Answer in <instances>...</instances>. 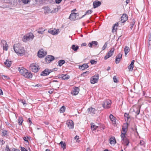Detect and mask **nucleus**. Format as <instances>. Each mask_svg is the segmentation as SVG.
I'll use <instances>...</instances> for the list:
<instances>
[{"mask_svg":"<svg viewBox=\"0 0 151 151\" xmlns=\"http://www.w3.org/2000/svg\"><path fill=\"white\" fill-rule=\"evenodd\" d=\"M20 73L24 78H31L32 77V74L23 67L18 68Z\"/></svg>","mask_w":151,"mask_h":151,"instance_id":"f257e3e1","label":"nucleus"},{"mask_svg":"<svg viewBox=\"0 0 151 151\" xmlns=\"http://www.w3.org/2000/svg\"><path fill=\"white\" fill-rule=\"evenodd\" d=\"M14 51L18 55H24L25 51L24 47L20 44H15L13 46Z\"/></svg>","mask_w":151,"mask_h":151,"instance_id":"f03ea898","label":"nucleus"},{"mask_svg":"<svg viewBox=\"0 0 151 151\" xmlns=\"http://www.w3.org/2000/svg\"><path fill=\"white\" fill-rule=\"evenodd\" d=\"M58 68H54L52 69H45L43 71L41 72L40 76H46L48 75L51 73L57 71Z\"/></svg>","mask_w":151,"mask_h":151,"instance_id":"7ed1b4c3","label":"nucleus"},{"mask_svg":"<svg viewBox=\"0 0 151 151\" xmlns=\"http://www.w3.org/2000/svg\"><path fill=\"white\" fill-rule=\"evenodd\" d=\"M34 37V36L32 33H29L24 36L22 40L23 42H26L27 41H32Z\"/></svg>","mask_w":151,"mask_h":151,"instance_id":"20e7f679","label":"nucleus"},{"mask_svg":"<svg viewBox=\"0 0 151 151\" xmlns=\"http://www.w3.org/2000/svg\"><path fill=\"white\" fill-rule=\"evenodd\" d=\"M111 101L110 100H106L102 104L103 107L105 109H108L110 107Z\"/></svg>","mask_w":151,"mask_h":151,"instance_id":"39448f33","label":"nucleus"},{"mask_svg":"<svg viewBox=\"0 0 151 151\" xmlns=\"http://www.w3.org/2000/svg\"><path fill=\"white\" fill-rule=\"evenodd\" d=\"M121 136L122 138V143L128 146L129 143V140L127 137L123 134H121Z\"/></svg>","mask_w":151,"mask_h":151,"instance_id":"423d86ee","label":"nucleus"},{"mask_svg":"<svg viewBox=\"0 0 151 151\" xmlns=\"http://www.w3.org/2000/svg\"><path fill=\"white\" fill-rule=\"evenodd\" d=\"M47 54V52L41 49L38 51L37 55L39 58H41L44 57Z\"/></svg>","mask_w":151,"mask_h":151,"instance_id":"0eeeda50","label":"nucleus"},{"mask_svg":"<svg viewBox=\"0 0 151 151\" xmlns=\"http://www.w3.org/2000/svg\"><path fill=\"white\" fill-rule=\"evenodd\" d=\"M99 79V76L98 74H97V75L93 76L91 78V83L93 84H94L98 82Z\"/></svg>","mask_w":151,"mask_h":151,"instance_id":"6e6552de","label":"nucleus"},{"mask_svg":"<svg viewBox=\"0 0 151 151\" xmlns=\"http://www.w3.org/2000/svg\"><path fill=\"white\" fill-rule=\"evenodd\" d=\"M48 32L53 35H55L58 34L59 32V31L58 29H49Z\"/></svg>","mask_w":151,"mask_h":151,"instance_id":"1a4fd4ad","label":"nucleus"},{"mask_svg":"<svg viewBox=\"0 0 151 151\" xmlns=\"http://www.w3.org/2000/svg\"><path fill=\"white\" fill-rule=\"evenodd\" d=\"M115 49L114 48H112L111 49L110 51L108 52L107 55L104 57L105 60L107 59L109 57H111L113 55Z\"/></svg>","mask_w":151,"mask_h":151,"instance_id":"9d476101","label":"nucleus"},{"mask_svg":"<svg viewBox=\"0 0 151 151\" xmlns=\"http://www.w3.org/2000/svg\"><path fill=\"white\" fill-rule=\"evenodd\" d=\"M54 59V57L53 56L48 55L45 58V60L47 63H49L53 60Z\"/></svg>","mask_w":151,"mask_h":151,"instance_id":"9b49d317","label":"nucleus"},{"mask_svg":"<svg viewBox=\"0 0 151 151\" xmlns=\"http://www.w3.org/2000/svg\"><path fill=\"white\" fill-rule=\"evenodd\" d=\"M1 45L3 47V50L7 51L8 50V46L7 45L6 42L5 40L1 41Z\"/></svg>","mask_w":151,"mask_h":151,"instance_id":"f8f14e48","label":"nucleus"},{"mask_svg":"<svg viewBox=\"0 0 151 151\" xmlns=\"http://www.w3.org/2000/svg\"><path fill=\"white\" fill-rule=\"evenodd\" d=\"M66 124L69 129H73L74 127V123L71 120H68L67 121Z\"/></svg>","mask_w":151,"mask_h":151,"instance_id":"ddd939ff","label":"nucleus"},{"mask_svg":"<svg viewBox=\"0 0 151 151\" xmlns=\"http://www.w3.org/2000/svg\"><path fill=\"white\" fill-rule=\"evenodd\" d=\"M78 16V13H73L70 14L69 18L71 20H75L76 18V16Z\"/></svg>","mask_w":151,"mask_h":151,"instance_id":"4468645a","label":"nucleus"},{"mask_svg":"<svg viewBox=\"0 0 151 151\" xmlns=\"http://www.w3.org/2000/svg\"><path fill=\"white\" fill-rule=\"evenodd\" d=\"M101 4V3L100 1H94L93 3V8H95L100 6Z\"/></svg>","mask_w":151,"mask_h":151,"instance_id":"2eb2a0df","label":"nucleus"},{"mask_svg":"<svg viewBox=\"0 0 151 151\" xmlns=\"http://www.w3.org/2000/svg\"><path fill=\"white\" fill-rule=\"evenodd\" d=\"M79 88L77 87H75L71 92V93L73 95H77L79 93Z\"/></svg>","mask_w":151,"mask_h":151,"instance_id":"dca6fc26","label":"nucleus"},{"mask_svg":"<svg viewBox=\"0 0 151 151\" xmlns=\"http://www.w3.org/2000/svg\"><path fill=\"white\" fill-rule=\"evenodd\" d=\"M88 113L91 114H95L96 110L94 108L91 107H90L88 109Z\"/></svg>","mask_w":151,"mask_h":151,"instance_id":"f3484780","label":"nucleus"},{"mask_svg":"<svg viewBox=\"0 0 151 151\" xmlns=\"http://www.w3.org/2000/svg\"><path fill=\"white\" fill-rule=\"evenodd\" d=\"M109 118L112 123L113 124H116V118L114 117L113 115L111 114L109 116Z\"/></svg>","mask_w":151,"mask_h":151,"instance_id":"a211bd4d","label":"nucleus"},{"mask_svg":"<svg viewBox=\"0 0 151 151\" xmlns=\"http://www.w3.org/2000/svg\"><path fill=\"white\" fill-rule=\"evenodd\" d=\"M127 19V17L126 14H123L121 17V21L122 23H124Z\"/></svg>","mask_w":151,"mask_h":151,"instance_id":"6ab92c4d","label":"nucleus"},{"mask_svg":"<svg viewBox=\"0 0 151 151\" xmlns=\"http://www.w3.org/2000/svg\"><path fill=\"white\" fill-rule=\"evenodd\" d=\"M31 67V70L33 72L36 73L40 69L39 67Z\"/></svg>","mask_w":151,"mask_h":151,"instance_id":"aec40b11","label":"nucleus"},{"mask_svg":"<svg viewBox=\"0 0 151 151\" xmlns=\"http://www.w3.org/2000/svg\"><path fill=\"white\" fill-rule=\"evenodd\" d=\"M130 51V49L129 47L127 46H126L124 49V51L125 52V56H126L127 53Z\"/></svg>","mask_w":151,"mask_h":151,"instance_id":"412c9836","label":"nucleus"},{"mask_svg":"<svg viewBox=\"0 0 151 151\" xmlns=\"http://www.w3.org/2000/svg\"><path fill=\"white\" fill-rule=\"evenodd\" d=\"M60 78L63 80H67L70 77L68 75H62Z\"/></svg>","mask_w":151,"mask_h":151,"instance_id":"4be33fe9","label":"nucleus"},{"mask_svg":"<svg viewBox=\"0 0 151 151\" xmlns=\"http://www.w3.org/2000/svg\"><path fill=\"white\" fill-rule=\"evenodd\" d=\"M62 148H63V150L66 149V144L65 142L61 141L59 143Z\"/></svg>","mask_w":151,"mask_h":151,"instance_id":"5701e85b","label":"nucleus"},{"mask_svg":"<svg viewBox=\"0 0 151 151\" xmlns=\"http://www.w3.org/2000/svg\"><path fill=\"white\" fill-rule=\"evenodd\" d=\"M12 62L8 60H6L4 63L6 66H10L12 65Z\"/></svg>","mask_w":151,"mask_h":151,"instance_id":"b1692460","label":"nucleus"},{"mask_svg":"<svg viewBox=\"0 0 151 151\" xmlns=\"http://www.w3.org/2000/svg\"><path fill=\"white\" fill-rule=\"evenodd\" d=\"M44 12L45 13H52V12L51 11L50 8L48 7H46L45 8Z\"/></svg>","mask_w":151,"mask_h":151,"instance_id":"393cba45","label":"nucleus"},{"mask_svg":"<svg viewBox=\"0 0 151 151\" xmlns=\"http://www.w3.org/2000/svg\"><path fill=\"white\" fill-rule=\"evenodd\" d=\"M124 117H125V121H127V122H128L129 119L130 118V116L129 115V114L126 113H125L124 114Z\"/></svg>","mask_w":151,"mask_h":151,"instance_id":"a878e982","label":"nucleus"},{"mask_svg":"<svg viewBox=\"0 0 151 151\" xmlns=\"http://www.w3.org/2000/svg\"><path fill=\"white\" fill-rule=\"evenodd\" d=\"M91 128L92 130H94L96 129L98 127V126H97L94 125V123H92L91 124Z\"/></svg>","mask_w":151,"mask_h":151,"instance_id":"bb28decb","label":"nucleus"},{"mask_svg":"<svg viewBox=\"0 0 151 151\" xmlns=\"http://www.w3.org/2000/svg\"><path fill=\"white\" fill-rule=\"evenodd\" d=\"M116 141L115 138H111L110 139V143L111 144H114L116 143Z\"/></svg>","mask_w":151,"mask_h":151,"instance_id":"cd10ccee","label":"nucleus"},{"mask_svg":"<svg viewBox=\"0 0 151 151\" xmlns=\"http://www.w3.org/2000/svg\"><path fill=\"white\" fill-rule=\"evenodd\" d=\"M118 24V23H116L114 24V26L113 27L112 29V32H115L116 30L117 29V27Z\"/></svg>","mask_w":151,"mask_h":151,"instance_id":"c85d7f7f","label":"nucleus"},{"mask_svg":"<svg viewBox=\"0 0 151 151\" xmlns=\"http://www.w3.org/2000/svg\"><path fill=\"white\" fill-rule=\"evenodd\" d=\"M23 119L22 117H19L18 120V123L19 125H21L22 124L23 122Z\"/></svg>","mask_w":151,"mask_h":151,"instance_id":"c756f323","label":"nucleus"},{"mask_svg":"<svg viewBox=\"0 0 151 151\" xmlns=\"http://www.w3.org/2000/svg\"><path fill=\"white\" fill-rule=\"evenodd\" d=\"M65 63V61L63 60H60L58 61V65L59 66H61Z\"/></svg>","mask_w":151,"mask_h":151,"instance_id":"7c9ffc66","label":"nucleus"},{"mask_svg":"<svg viewBox=\"0 0 151 151\" xmlns=\"http://www.w3.org/2000/svg\"><path fill=\"white\" fill-rule=\"evenodd\" d=\"M72 49L74 51H76L78 49V47L77 46H76L75 45H73L71 47Z\"/></svg>","mask_w":151,"mask_h":151,"instance_id":"2f4dec72","label":"nucleus"},{"mask_svg":"<svg viewBox=\"0 0 151 151\" xmlns=\"http://www.w3.org/2000/svg\"><path fill=\"white\" fill-rule=\"evenodd\" d=\"M127 126L126 128H124L123 127L122 131L121 134H123L124 135H125V134L126 132V130L127 129Z\"/></svg>","mask_w":151,"mask_h":151,"instance_id":"473e14b6","label":"nucleus"},{"mask_svg":"<svg viewBox=\"0 0 151 151\" xmlns=\"http://www.w3.org/2000/svg\"><path fill=\"white\" fill-rule=\"evenodd\" d=\"M65 107L64 106H63L60 109L59 111L60 113H63L65 110Z\"/></svg>","mask_w":151,"mask_h":151,"instance_id":"72a5a7b5","label":"nucleus"},{"mask_svg":"<svg viewBox=\"0 0 151 151\" xmlns=\"http://www.w3.org/2000/svg\"><path fill=\"white\" fill-rule=\"evenodd\" d=\"M92 11L91 10H88L86 12L85 14L83 15L82 17L80 18V19H81V18L83 17L86 14H91V13H92Z\"/></svg>","mask_w":151,"mask_h":151,"instance_id":"f704fd0d","label":"nucleus"},{"mask_svg":"<svg viewBox=\"0 0 151 151\" xmlns=\"http://www.w3.org/2000/svg\"><path fill=\"white\" fill-rule=\"evenodd\" d=\"M2 77L3 79L5 80H9L10 79V78L8 76L5 75H2Z\"/></svg>","mask_w":151,"mask_h":151,"instance_id":"c9c22d12","label":"nucleus"},{"mask_svg":"<svg viewBox=\"0 0 151 151\" xmlns=\"http://www.w3.org/2000/svg\"><path fill=\"white\" fill-rule=\"evenodd\" d=\"M135 23V21L134 20H133L132 22H131L130 25L131 26L130 27V29H132V28L133 26Z\"/></svg>","mask_w":151,"mask_h":151,"instance_id":"e433bc0d","label":"nucleus"},{"mask_svg":"<svg viewBox=\"0 0 151 151\" xmlns=\"http://www.w3.org/2000/svg\"><path fill=\"white\" fill-rule=\"evenodd\" d=\"M89 67H79V68L81 70H83Z\"/></svg>","mask_w":151,"mask_h":151,"instance_id":"4c0bfd02","label":"nucleus"},{"mask_svg":"<svg viewBox=\"0 0 151 151\" xmlns=\"http://www.w3.org/2000/svg\"><path fill=\"white\" fill-rule=\"evenodd\" d=\"M107 42H105L104 45L102 47V50H105L106 47L107 46Z\"/></svg>","mask_w":151,"mask_h":151,"instance_id":"58836bf2","label":"nucleus"},{"mask_svg":"<svg viewBox=\"0 0 151 151\" xmlns=\"http://www.w3.org/2000/svg\"><path fill=\"white\" fill-rule=\"evenodd\" d=\"M116 58L120 60L122 58V54L120 53H119L118 55L116 57Z\"/></svg>","mask_w":151,"mask_h":151,"instance_id":"ea45409f","label":"nucleus"},{"mask_svg":"<svg viewBox=\"0 0 151 151\" xmlns=\"http://www.w3.org/2000/svg\"><path fill=\"white\" fill-rule=\"evenodd\" d=\"M90 63L92 65H95L96 64L97 62L94 60H90Z\"/></svg>","mask_w":151,"mask_h":151,"instance_id":"a19ab883","label":"nucleus"},{"mask_svg":"<svg viewBox=\"0 0 151 151\" xmlns=\"http://www.w3.org/2000/svg\"><path fill=\"white\" fill-rule=\"evenodd\" d=\"M89 73V71H86L85 72H83V73H82L81 74V75L83 76H86V75L88 74Z\"/></svg>","mask_w":151,"mask_h":151,"instance_id":"79ce46f5","label":"nucleus"},{"mask_svg":"<svg viewBox=\"0 0 151 151\" xmlns=\"http://www.w3.org/2000/svg\"><path fill=\"white\" fill-rule=\"evenodd\" d=\"M42 28H41L40 29L41 30L40 31H38L37 32L38 33L40 34H43V33L44 32V31H45V29L44 30H42Z\"/></svg>","mask_w":151,"mask_h":151,"instance_id":"37998d69","label":"nucleus"},{"mask_svg":"<svg viewBox=\"0 0 151 151\" xmlns=\"http://www.w3.org/2000/svg\"><path fill=\"white\" fill-rule=\"evenodd\" d=\"M8 69H9L12 72H15L16 70H15V69L14 68H13V67H11V68H9L10 67H8Z\"/></svg>","mask_w":151,"mask_h":151,"instance_id":"c03bdc74","label":"nucleus"},{"mask_svg":"<svg viewBox=\"0 0 151 151\" xmlns=\"http://www.w3.org/2000/svg\"><path fill=\"white\" fill-rule=\"evenodd\" d=\"M114 81V82L117 83L118 81L117 79V78H116V76H115L113 78Z\"/></svg>","mask_w":151,"mask_h":151,"instance_id":"a18cd8bd","label":"nucleus"},{"mask_svg":"<svg viewBox=\"0 0 151 151\" xmlns=\"http://www.w3.org/2000/svg\"><path fill=\"white\" fill-rule=\"evenodd\" d=\"M22 1V3H24V4H27L28 3L29 1V0H21Z\"/></svg>","mask_w":151,"mask_h":151,"instance_id":"49530a36","label":"nucleus"},{"mask_svg":"<svg viewBox=\"0 0 151 151\" xmlns=\"http://www.w3.org/2000/svg\"><path fill=\"white\" fill-rule=\"evenodd\" d=\"M28 137H24L23 138V139L27 142H28V141L27 140V139L28 138Z\"/></svg>","mask_w":151,"mask_h":151,"instance_id":"de8ad7c7","label":"nucleus"},{"mask_svg":"<svg viewBox=\"0 0 151 151\" xmlns=\"http://www.w3.org/2000/svg\"><path fill=\"white\" fill-rule=\"evenodd\" d=\"M7 132L6 131H4L2 132V135L5 136Z\"/></svg>","mask_w":151,"mask_h":151,"instance_id":"09e8293b","label":"nucleus"},{"mask_svg":"<svg viewBox=\"0 0 151 151\" xmlns=\"http://www.w3.org/2000/svg\"><path fill=\"white\" fill-rule=\"evenodd\" d=\"M6 151H11L10 149L9 148V147L8 145H6Z\"/></svg>","mask_w":151,"mask_h":151,"instance_id":"8fccbe9b","label":"nucleus"},{"mask_svg":"<svg viewBox=\"0 0 151 151\" xmlns=\"http://www.w3.org/2000/svg\"><path fill=\"white\" fill-rule=\"evenodd\" d=\"M5 141H4L2 139H0V143L2 145L4 144Z\"/></svg>","mask_w":151,"mask_h":151,"instance_id":"3c124183","label":"nucleus"},{"mask_svg":"<svg viewBox=\"0 0 151 151\" xmlns=\"http://www.w3.org/2000/svg\"><path fill=\"white\" fill-rule=\"evenodd\" d=\"M134 67H128V69L129 71H132Z\"/></svg>","mask_w":151,"mask_h":151,"instance_id":"603ef678","label":"nucleus"},{"mask_svg":"<svg viewBox=\"0 0 151 151\" xmlns=\"http://www.w3.org/2000/svg\"><path fill=\"white\" fill-rule=\"evenodd\" d=\"M120 60V59L116 58V63H119V62Z\"/></svg>","mask_w":151,"mask_h":151,"instance_id":"864d4df0","label":"nucleus"},{"mask_svg":"<svg viewBox=\"0 0 151 151\" xmlns=\"http://www.w3.org/2000/svg\"><path fill=\"white\" fill-rule=\"evenodd\" d=\"M93 45L94 44L95 46L97 45H98V42L96 41H93L92 42Z\"/></svg>","mask_w":151,"mask_h":151,"instance_id":"5fc2aeb1","label":"nucleus"},{"mask_svg":"<svg viewBox=\"0 0 151 151\" xmlns=\"http://www.w3.org/2000/svg\"><path fill=\"white\" fill-rule=\"evenodd\" d=\"M140 113V109H137V111L136 112V113L137 115H138Z\"/></svg>","mask_w":151,"mask_h":151,"instance_id":"6e6d98bb","label":"nucleus"},{"mask_svg":"<svg viewBox=\"0 0 151 151\" xmlns=\"http://www.w3.org/2000/svg\"><path fill=\"white\" fill-rule=\"evenodd\" d=\"M134 61H135L134 60H133L132 61V62H131V64H130L129 66H133Z\"/></svg>","mask_w":151,"mask_h":151,"instance_id":"4d7b16f0","label":"nucleus"},{"mask_svg":"<svg viewBox=\"0 0 151 151\" xmlns=\"http://www.w3.org/2000/svg\"><path fill=\"white\" fill-rule=\"evenodd\" d=\"M62 0H55V1L57 4H59L62 1Z\"/></svg>","mask_w":151,"mask_h":151,"instance_id":"13d9d810","label":"nucleus"},{"mask_svg":"<svg viewBox=\"0 0 151 151\" xmlns=\"http://www.w3.org/2000/svg\"><path fill=\"white\" fill-rule=\"evenodd\" d=\"M21 151H27L24 147H21Z\"/></svg>","mask_w":151,"mask_h":151,"instance_id":"bf43d9fd","label":"nucleus"},{"mask_svg":"<svg viewBox=\"0 0 151 151\" xmlns=\"http://www.w3.org/2000/svg\"><path fill=\"white\" fill-rule=\"evenodd\" d=\"M22 102L24 106H26L27 104L25 103V101L24 100H22Z\"/></svg>","mask_w":151,"mask_h":151,"instance_id":"052dcab7","label":"nucleus"},{"mask_svg":"<svg viewBox=\"0 0 151 151\" xmlns=\"http://www.w3.org/2000/svg\"><path fill=\"white\" fill-rule=\"evenodd\" d=\"M93 45V44L92 43V42H91L89 43L88 44V45H89V47H92Z\"/></svg>","mask_w":151,"mask_h":151,"instance_id":"680f3d73","label":"nucleus"},{"mask_svg":"<svg viewBox=\"0 0 151 151\" xmlns=\"http://www.w3.org/2000/svg\"><path fill=\"white\" fill-rule=\"evenodd\" d=\"M36 65H37V64L36 63H32V64H31V66H36Z\"/></svg>","mask_w":151,"mask_h":151,"instance_id":"e2e57ef3","label":"nucleus"},{"mask_svg":"<svg viewBox=\"0 0 151 151\" xmlns=\"http://www.w3.org/2000/svg\"><path fill=\"white\" fill-rule=\"evenodd\" d=\"M86 43H82L81 45V46H85L86 45Z\"/></svg>","mask_w":151,"mask_h":151,"instance_id":"0e129e2a","label":"nucleus"},{"mask_svg":"<svg viewBox=\"0 0 151 151\" xmlns=\"http://www.w3.org/2000/svg\"><path fill=\"white\" fill-rule=\"evenodd\" d=\"M3 94L2 91L1 89L0 88V95H1Z\"/></svg>","mask_w":151,"mask_h":151,"instance_id":"69168bd1","label":"nucleus"},{"mask_svg":"<svg viewBox=\"0 0 151 151\" xmlns=\"http://www.w3.org/2000/svg\"><path fill=\"white\" fill-rule=\"evenodd\" d=\"M75 139H76V140H78L79 139V137L78 136H76L75 137Z\"/></svg>","mask_w":151,"mask_h":151,"instance_id":"338daca9","label":"nucleus"},{"mask_svg":"<svg viewBox=\"0 0 151 151\" xmlns=\"http://www.w3.org/2000/svg\"><path fill=\"white\" fill-rule=\"evenodd\" d=\"M148 45L149 46H151V41H149L148 43Z\"/></svg>","mask_w":151,"mask_h":151,"instance_id":"774afa93","label":"nucleus"}]
</instances>
